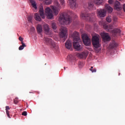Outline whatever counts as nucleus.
<instances>
[{
    "label": "nucleus",
    "mask_w": 125,
    "mask_h": 125,
    "mask_svg": "<svg viewBox=\"0 0 125 125\" xmlns=\"http://www.w3.org/2000/svg\"><path fill=\"white\" fill-rule=\"evenodd\" d=\"M14 104H17V103H18V98H16L14 100Z\"/></svg>",
    "instance_id": "34"
},
{
    "label": "nucleus",
    "mask_w": 125,
    "mask_h": 125,
    "mask_svg": "<svg viewBox=\"0 0 125 125\" xmlns=\"http://www.w3.org/2000/svg\"><path fill=\"white\" fill-rule=\"evenodd\" d=\"M84 8H88L90 10H91L92 8H93V2L90 1L88 2V6L86 7V6H84Z\"/></svg>",
    "instance_id": "22"
},
{
    "label": "nucleus",
    "mask_w": 125,
    "mask_h": 125,
    "mask_svg": "<svg viewBox=\"0 0 125 125\" xmlns=\"http://www.w3.org/2000/svg\"><path fill=\"white\" fill-rule=\"evenodd\" d=\"M30 31L31 32H35V31H36V29H35L34 27L32 26L30 28Z\"/></svg>",
    "instance_id": "36"
},
{
    "label": "nucleus",
    "mask_w": 125,
    "mask_h": 125,
    "mask_svg": "<svg viewBox=\"0 0 125 125\" xmlns=\"http://www.w3.org/2000/svg\"><path fill=\"white\" fill-rule=\"evenodd\" d=\"M101 36L103 40H104V42H108L111 40L110 36H109V34L107 33H103L101 34Z\"/></svg>",
    "instance_id": "12"
},
{
    "label": "nucleus",
    "mask_w": 125,
    "mask_h": 125,
    "mask_svg": "<svg viewBox=\"0 0 125 125\" xmlns=\"http://www.w3.org/2000/svg\"><path fill=\"white\" fill-rule=\"evenodd\" d=\"M8 110H10V108H9V106H6L5 110L6 115L8 118H10V116L9 115V111H8Z\"/></svg>",
    "instance_id": "28"
},
{
    "label": "nucleus",
    "mask_w": 125,
    "mask_h": 125,
    "mask_svg": "<svg viewBox=\"0 0 125 125\" xmlns=\"http://www.w3.org/2000/svg\"><path fill=\"white\" fill-rule=\"evenodd\" d=\"M37 33L39 34H42V26L41 24H38L37 26Z\"/></svg>",
    "instance_id": "23"
},
{
    "label": "nucleus",
    "mask_w": 125,
    "mask_h": 125,
    "mask_svg": "<svg viewBox=\"0 0 125 125\" xmlns=\"http://www.w3.org/2000/svg\"><path fill=\"white\" fill-rule=\"evenodd\" d=\"M104 28L105 30H106L107 32H110V30H112V29H113V25H104Z\"/></svg>",
    "instance_id": "21"
},
{
    "label": "nucleus",
    "mask_w": 125,
    "mask_h": 125,
    "mask_svg": "<svg viewBox=\"0 0 125 125\" xmlns=\"http://www.w3.org/2000/svg\"><path fill=\"white\" fill-rule=\"evenodd\" d=\"M35 19L36 21H41L42 20V18H41V16L38 13H36L35 14Z\"/></svg>",
    "instance_id": "27"
},
{
    "label": "nucleus",
    "mask_w": 125,
    "mask_h": 125,
    "mask_svg": "<svg viewBox=\"0 0 125 125\" xmlns=\"http://www.w3.org/2000/svg\"><path fill=\"white\" fill-rule=\"evenodd\" d=\"M105 8L106 10V11H108L109 13H112L113 12V8H112L109 4H106L105 5Z\"/></svg>",
    "instance_id": "19"
},
{
    "label": "nucleus",
    "mask_w": 125,
    "mask_h": 125,
    "mask_svg": "<svg viewBox=\"0 0 125 125\" xmlns=\"http://www.w3.org/2000/svg\"><path fill=\"white\" fill-rule=\"evenodd\" d=\"M19 40L21 42V43L23 42V39L21 37H20L19 38Z\"/></svg>",
    "instance_id": "39"
},
{
    "label": "nucleus",
    "mask_w": 125,
    "mask_h": 125,
    "mask_svg": "<svg viewBox=\"0 0 125 125\" xmlns=\"http://www.w3.org/2000/svg\"><path fill=\"white\" fill-rule=\"evenodd\" d=\"M89 70L92 72V73H96L97 69L96 68H93V66H91L90 68H89Z\"/></svg>",
    "instance_id": "30"
},
{
    "label": "nucleus",
    "mask_w": 125,
    "mask_h": 125,
    "mask_svg": "<svg viewBox=\"0 0 125 125\" xmlns=\"http://www.w3.org/2000/svg\"><path fill=\"white\" fill-rule=\"evenodd\" d=\"M67 28L65 27H62L60 29V32L59 33L60 37L61 39H62L63 41L65 42L67 39Z\"/></svg>",
    "instance_id": "6"
},
{
    "label": "nucleus",
    "mask_w": 125,
    "mask_h": 125,
    "mask_svg": "<svg viewBox=\"0 0 125 125\" xmlns=\"http://www.w3.org/2000/svg\"><path fill=\"white\" fill-rule=\"evenodd\" d=\"M82 40L85 45L88 46L91 44V39L87 34L82 35Z\"/></svg>",
    "instance_id": "7"
},
{
    "label": "nucleus",
    "mask_w": 125,
    "mask_h": 125,
    "mask_svg": "<svg viewBox=\"0 0 125 125\" xmlns=\"http://www.w3.org/2000/svg\"><path fill=\"white\" fill-rule=\"evenodd\" d=\"M21 44L22 45L19 47V49L20 50H23V49H24V48L26 47V44L23 42H21Z\"/></svg>",
    "instance_id": "29"
},
{
    "label": "nucleus",
    "mask_w": 125,
    "mask_h": 125,
    "mask_svg": "<svg viewBox=\"0 0 125 125\" xmlns=\"http://www.w3.org/2000/svg\"><path fill=\"white\" fill-rule=\"evenodd\" d=\"M65 45L67 49H71V47H72V42L70 41H67L66 42Z\"/></svg>",
    "instance_id": "20"
},
{
    "label": "nucleus",
    "mask_w": 125,
    "mask_h": 125,
    "mask_svg": "<svg viewBox=\"0 0 125 125\" xmlns=\"http://www.w3.org/2000/svg\"><path fill=\"white\" fill-rule=\"evenodd\" d=\"M44 42L45 44L50 46V47L53 49H55V48H56V44L55 43V42L49 38H44Z\"/></svg>",
    "instance_id": "5"
},
{
    "label": "nucleus",
    "mask_w": 125,
    "mask_h": 125,
    "mask_svg": "<svg viewBox=\"0 0 125 125\" xmlns=\"http://www.w3.org/2000/svg\"><path fill=\"white\" fill-rule=\"evenodd\" d=\"M113 2H114V0H108V3H109V4H112V3H113Z\"/></svg>",
    "instance_id": "38"
},
{
    "label": "nucleus",
    "mask_w": 125,
    "mask_h": 125,
    "mask_svg": "<svg viewBox=\"0 0 125 125\" xmlns=\"http://www.w3.org/2000/svg\"><path fill=\"white\" fill-rule=\"evenodd\" d=\"M39 12L40 16L42 17V19H44V18H45V16H44V11L43 10V7L42 6H41L40 7Z\"/></svg>",
    "instance_id": "16"
},
{
    "label": "nucleus",
    "mask_w": 125,
    "mask_h": 125,
    "mask_svg": "<svg viewBox=\"0 0 125 125\" xmlns=\"http://www.w3.org/2000/svg\"><path fill=\"white\" fill-rule=\"evenodd\" d=\"M59 20L62 24L68 25L72 22V18L69 15V13L64 12L60 14Z\"/></svg>",
    "instance_id": "2"
},
{
    "label": "nucleus",
    "mask_w": 125,
    "mask_h": 125,
    "mask_svg": "<svg viewBox=\"0 0 125 125\" xmlns=\"http://www.w3.org/2000/svg\"><path fill=\"white\" fill-rule=\"evenodd\" d=\"M69 4L72 9H75L78 7V4H77V0H69Z\"/></svg>",
    "instance_id": "11"
},
{
    "label": "nucleus",
    "mask_w": 125,
    "mask_h": 125,
    "mask_svg": "<svg viewBox=\"0 0 125 125\" xmlns=\"http://www.w3.org/2000/svg\"><path fill=\"white\" fill-rule=\"evenodd\" d=\"M21 115H22V116H27V112H26V111H23V112L22 113Z\"/></svg>",
    "instance_id": "37"
},
{
    "label": "nucleus",
    "mask_w": 125,
    "mask_h": 125,
    "mask_svg": "<svg viewBox=\"0 0 125 125\" xmlns=\"http://www.w3.org/2000/svg\"><path fill=\"white\" fill-rule=\"evenodd\" d=\"M51 28L54 30V32L56 33L57 31L56 30V29H57V26H56V23L54 22L51 23Z\"/></svg>",
    "instance_id": "26"
},
{
    "label": "nucleus",
    "mask_w": 125,
    "mask_h": 125,
    "mask_svg": "<svg viewBox=\"0 0 125 125\" xmlns=\"http://www.w3.org/2000/svg\"><path fill=\"white\" fill-rule=\"evenodd\" d=\"M30 2L31 3V5L35 8L36 10L38 9V7H37V4H36V1L35 0H30Z\"/></svg>",
    "instance_id": "24"
},
{
    "label": "nucleus",
    "mask_w": 125,
    "mask_h": 125,
    "mask_svg": "<svg viewBox=\"0 0 125 125\" xmlns=\"http://www.w3.org/2000/svg\"><path fill=\"white\" fill-rule=\"evenodd\" d=\"M93 1L96 5H100L103 2V0H93Z\"/></svg>",
    "instance_id": "25"
},
{
    "label": "nucleus",
    "mask_w": 125,
    "mask_h": 125,
    "mask_svg": "<svg viewBox=\"0 0 125 125\" xmlns=\"http://www.w3.org/2000/svg\"><path fill=\"white\" fill-rule=\"evenodd\" d=\"M43 29L46 35H48V36H50V35L52 34V33L50 31H49V26H48V24H44Z\"/></svg>",
    "instance_id": "13"
},
{
    "label": "nucleus",
    "mask_w": 125,
    "mask_h": 125,
    "mask_svg": "<svg viewBox=\"0 0 125 125\" xmlns=\"http://www.w3.org/2000/svg\"><path fill=\"white\" fill-rule=\"evenodd\" d=\"M77 17H78V16L75 15V18H77Z\"/></svg>",
    "instance_id": "41"
},
{
    "label": "nucleus",
    "mask_w": 125,
    "mask_h": 125,
    "mask_svg": "<svg viewBox=\"0 0 125 125\" xmlns=\"http://www.w3.org/2000/svg\"><path fill=\"white\" fill-rule=\"evenodd\" d=\"M60 1L62 5H65V0H60Z\"/></svg>",
    "instance_id": "35"
},
{
    "label": "nucleus",
    "mask_w": 125,
    "mask_h": 125,
    "mask_svg": "<svg viewBox=\"0 0 125 125\" xmlns=\"http://www.w3.org/2000/svg\"><path fill=\"white\" fill-rule=\"evenodd\" d=\"M110 48H117L118 47V43L116 42L115 41H112L109 44Z\"/></svg>",
    "instance_id": "17"
},
{
    "label": "nucleus",
    "mask_w": 125,
    "mask_h": 125,
    "mask_svg": "<svg viewBox=\"0 0 125 125\" xmlns=\"http://www.w3.org/2000/svg\"><path fill=\"white\" fill-rule=\"evenodd\" d=\"M97 16L99 18L105 17L106 16V11L104 9H100L97 10Z\"/></svg>",
    "instance_id": "10"
},
{
    "label": "nucleus",
    "mask_w": 125,
    "mask_h": 125,
    "mask_svg": "<svg viewBox=\"0 0 125 125\" xmlns=\"http://www.w3.org/2000/svg\"><path fill=\"white\" fill-rule=\"evenodd\" d=\"M27 20L29 22H30V23H32V20H33V17L32 16H29L27 17Z\"/></svg>",
    "instance_id": "31"
},
{
    "label": "nucleus",
    "mask_w": 125,
    "mask_h": 125,
    "mask_svg": "<svg viewBox=\"0 0 125 125\" xmlns=\"http://www.w3.org/2000/svg\"><path fill=\"white\" fill-rule=\"evenodd\" d=\"M44 2L46 4H50L52 2V0H44Z\"/></svg>",
    "instance_id": "32"
},
{
    "label": "nucleus",
    "mask_w": 125,
    "mask_h": 125,
    "mask_svg": "<svg viewBox=\"0 0 125 125\" xmlns=\"http://www.w3.org/2000/svg\"><path fill=\"white\" fill-rule=\"evenodd\" d=\"M81 19L83 20H88L90 22H93V19L95 18V13L88 14V13L83 11L80 15Z\"/></svg>",
    "instance_id": "3"
},
{
    "label": "nucleus",
    "mask_w": 125,
    "mask_h": 125,
    "mask_svg": "<svg viewBox=\"0 0 125 125\" xmlns=\"http://www.w3.org/2000/svg\"><path fill=\"white\" fill-rule=\"evenodd\" d=\"M92 42L93 45L96 48L100 47V43H99V38L96 36H94L92 38Z\"/></svg>",
    "instance_id": "8"
},
{
    "label": "nucleus",
    "mask_w": 125,
    "mask_h": 125,
    "mask_svg": "<svg viewBox=\"0 0 125 125\" xmlns=\"http://www.w3.org/2000/svg\"><path fill=\"white\" fill-rule=\"evenodd\" d=\"M45 13L48 19H52L53 17V14H52V11L51 10V9H50V8L49 7H47L45 9Z\"/></svg>",
    "instance_id": "9"
},
{
    "label": "nucleus",
    "mask_w": 125,
    "mask_h": 125,
    "mask_svg": "<svg viewBox=\"0 0 125 125\" xmlns=\"http://www.w3.org/2000/svg\"><path fill=\"white\" fill-rule=\"evenodd\" d=\"M51 8L52 9L55 15H58V13H59L60 9L61 8V5L59 4L58 0H55L54 2V6H51Z\"/></svg>",
    "instance_id": "4"
},
{
    "label": "nucleus",
    "mask_w": 125,
    "mask_h": 125,
    "mask_svg": "<svg viewBox=\"0 0 125 125\" xmlns=\"http://www.w3.org/2000/svg\"><path fill=\"white\" fill-rule=\"evenodd\" d=\"M106 21L107 22H108V23H111V22L112 21V19L111 18V17H107L106 18Z\"/></svg>",
    "instance_id": "33"
},
{
    "label": "nucleus",
    "mask_w": 125,
    "mask_h": 125,
    "mask_svg": "<svg viewBox=\"0 0 125 125\" xmlns=\"http://www.w3.org/2000/svg\"><path fill=\"white\" fill-rule=\"evenodd\" d=\"M113 20L115 21H117V18H114Z\"/></svg>",
    "instance_id": "40"
},
{
    "label": "nucleus",
    "mask_w": 125,
    "mask_h": 125,
    "mask_svg": "<svg viewBox=\"0 0 125 125\" xmlns=\"http://www.w3.org/2000/svg\"><path fill=\"white\" fill-rule=\"evenodd\" d=\"M29 93H33V92H30Z\"/></svg>",
    "instance_id": "42"
},
{
    "label": "nucleus",
    "mask_w": 125,
    "mask_h": 125,
    "mask_svg": "<svg viewBox=\"0 0 125 125\" xmlns=\"http://www.w3.org/2000/svg\"><path fill=\"white\" fill-rule=\"evenodd\" d=\"M114 9L117 10V11H120L122 9V5L120 3V2L118 1H116L114 2Z\"/></svg>",
    "instance_id": "14"
},
{
    "label": "nucleus",
    "mask_w": 125,
    "mask_h": 125,
    "mask_svg": "<svg viewBox=\"0 0 125 125\" xmlns=\"http://www.w3.org/2000/svg\"><path fill=\"white\" fill-rule=\"evenodd\" d=\"M111 32L114 37H119V36H120L121 35V30L120 29H115Z\"/></svg>",
    "instance_id": "15"
},
{
    "label": "nucleus",
    "mask_w": 125,
    "mask_h": 125,
    "mask_svg": "<svg viewBox=\"0 0 125 125\" xmlns=\"http://www.w3.org/2000/svg\"><path fill=\"white\" fill-rule=\"evenodd\" d=\"M87 55L88 54L86 52H83L82 53L77 54V56H79L80 58H86Z\"/></svg>",
    "instance_id": "18"
},
{
    "label": "nucleus",
    "mask_w": 125,
    "mask_h": 125,
    "mask_svg": "<svg viewBox=\"0 0 125 125\" xmlns=\"http://www.w3.org/2000/svg\"><path fill=\"white\" fill-rule=\"evenodd\" d=\"M73 38V47L76 50H82L83 46L82 44V41H81V38L80 37V34L77 32H74L72 34Z\"/></svg>",
    "instance_id": "1"
}]
</instances>
